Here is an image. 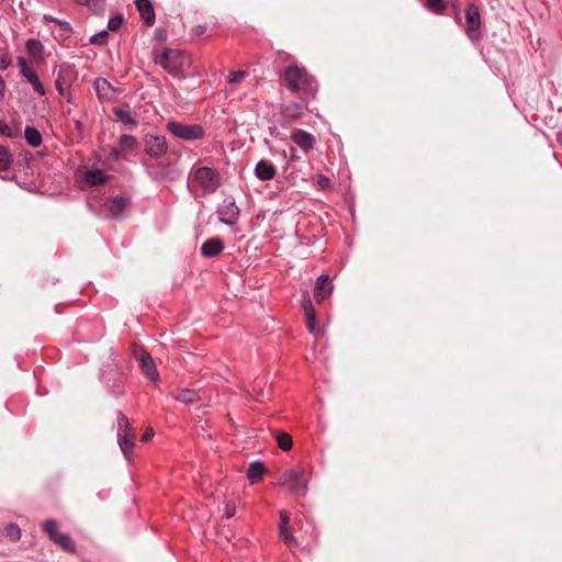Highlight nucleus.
I'll return each instance as SVG.
<instances>
[{"label":"nucleus","mask_w":562,"mask_h":562,"mask_svg":"<svg viewBox=\"0 0 562 562\" xmlns=\"http://www.w3.org/2000/svg\"><path fill=\"white\" fill-rule=\"evenodd\" d=\"M284 79L288 87L294 91H304L312 85V77L307 74L305 68L299 66H290L284 70Z\"/></svg>","instance_id":"nucleus-5"},{"label":"nucleus","mask_w":562,"mask_h":562,"mask_svg":"<svg viewBox=\"0 0 562 562\" xmlns=\"http://www.w3.org/2000/svg\"><path fill=\"white\" fill-rule=\"evenodd\" d=\"M166 127L171 135L187 142L202 139L205 134L203 127L199 124H183L170 121Z\"/></svg>","instance_id":"nucleus-4"},{"label":"nucleus","mask_w":562,"mask_h":562,"mask_svg":"<svg viewBox=\"0 0 562 562\" xmlns=\"http://www.w3.org/2000/svg\"><path fill=\"white\" fill-rule=\"evenodd\" d=\"M134 439L135 432H124L122 435H117L119 446L127 460H131L133 449H134Z\"/></svg>","instance_id":"nucleus-19"},{"label":"nucleus","mask_w":562,"mask_h":562,"mask_svg":"<svg viewBox=\"0 0 562 562\" xmlns=\"http://www.w3.org/2000/svg\"><path fill=\"white\" fill-rule=\"evenodd\" d=\"M467 35L472 42H476L481 37L480 26L481 19L479 9L475 5L468 7L465 11Z\"/></svg>","instance_id":"nucleus-8"},{"label":"nucleus","mask_w":562,"mask_h":562,"mask_svg":"<svg viewBox=\"0 0 562 562\" xmlns=\"http://www.w3.org/2000/svg\"><path fill=\"white\" fill-rule=\"evenodd\" d=\"M121 149L124 151L126 150H133L137 146V139L136 137L132 135H122L120 138V145Z\"/></svg>","instance_id":"nucleus-31"},{"label":"nucleus","mask_w":562,"mask_h":562,"mask_svg":"<svg viewBox=\"0 0 562 562\" xmlns=\"http://www.w3.org/2000/svg\"><path fill=\"white\" fill-rule=\"evenodd\" d=\"M76 79V70L72 65H63L58 70L57 78L55 80L56 90L59 94H64L65 90Z\"/></svg>","instance_id":"nucleus-10"},{"label":"nucleus","mask_w":562,"mask_h":562,"mask_svg":"<svg viewBox=\"0 0 562 562\" xmlns=\"http://www.w3.org/2000/svg\"><path fill=\"white\" fill-rule=\"evenodd\" d=\"M307 476L303 469L292 468L279 476V485L292 493L304 495L307 492Z\"/></svg>","instance_id":"nucleus-3"},{"label":"nucleus","mask_w":562,"mask_h":562,"mask_svg":"<svg viewBox=\"0 0 562 562\" xmlns=\"http://www.w3.org/2000/svg\"><path fill=\"white\" fill-rule=\"evenodd\" d=\"M189 183L205 193H214L222 184V177L215 168L193 166L189 172Z\"/></svg>","instance_id":"nucleus-1"},{"label":"nucleus","mask_w":562,"mask_h":562,"mask_svg":"<svg viewBox=\"0 0 562 562\" xmlns=\"http://www.w3.org/2000/svg\"><path fill=\"white\" fill-rule=\"evenodd\" d=\"M329 179L324 176V175H318L317 176V183L319 184V187H322L323 189H326L329 187Z\"/></svg>","instance_id":"nucleus-46"},{"label":"nucleus","mask_w":562,"mask_h":562,"mask_svg":"<svg viewBox=\"0 0 562 562\" xmlns=\"http://www.w3.org/2000/svg\"><path fill=\"white\" fill-rule=\"evenodd\" d=\"M26 50L31 54V55H35L37 53H41L42 49H43V45L42 43L38 41V40H35V38H30L27 42H26Z\"/></svg>","instance_id":"nucleus-37"},{"label":"nucleus","mask_w":562,"mask_h":562,"mask_svg":"<svg viewBox=\"0 0 562 562\" xmlns=\"http://www.w3.org/2000/svg\"><path fill=\"white\" fill-rule=\"evenodd\" d=\"M280 526H279V532L283 541L286 546L292 547L295 543L294 536L288 530V525L290 521V517L285 512L280 513Z\"/></svg>","instance_id":"nucleus-21"},{"label":"nucleus","mask_w":562,"mask_h":562,"mask_svg":"<svg viewBox=\"0 0 562 562\" xmlns=\"http://www.w3.org/2000/svg\"><path fill=\"white\" fill-rule=\"evenodd\" d=\"M42 528L52 541L59 535L58 524L55 519H46L43 522Z\"/></svg>","instance_id":"nucleus-28"},{"label":"nucleus","mask_w":562,"mask_h":562,"mask_svg":"<svg viewBox=\"0 0 562 562\" xmlns=\"http://www.w3.org/2000/svg\"><path fill=\"white\" fill-rule=\"evenodd\" d=\"M114 113L120 122L125 124L128 127H135L137 125V120L132 114L128 106L125 108H115Z\"/></svg>","instance_id":"nucleus-23"},{"label":"nucleus","mask_w":562,"mask_h":562,"mask_svg":"<svg viewBox=\"0 0 562 562\" xmlns=\"http://www.w3.org/2000/svg\"><path fill=\"white\" fill-rule=\"evenodd\" d=\"M43 19H44L45 21H47V22H54V23H56V22H57V20H58L57 18H54V16H53V15H50V14H44Z\"/></svg>","instance_id":"nucleus-52"},{"label":"nucleus","mask_w":562,"mask_h":562,"mask_svg":"<svg viewBox=\"0 0 562 562\" xmlns=\"http://www.w3.org/2000/svg\"><path fill=\"white\" fill-rule=\"evenodd\" d=\"M5 535L13 541H18L21 538V530L16 524L10 522L5 527Z\"/></svg>","instance_id":"nucleus-34"},{"label":"nucleus","mask_w":562,"mask_h":562,"mask_svg":"<svg viewBox=\"0 0 562 562\" xmlns=\"http://www.w3.org/2000/svg\"><path fill=\"white\" fill-rule=\"evenodd\" d=\"M265 473V467L260 461H254L249 464L248 471H247V477L250 481V483H256L259 480L262 479Z\"/></svg>","instance_id":"nucleus-25"},{"label":"nucleus","mask_w":562,"mask_h":562,"mask_svg":"<svg viewBox=\"0 0 562 562\" xmlns=\"http://www.w3.org/2000/svg\"><path fill=\"white\" fill-rule=\"evenodd\" d=\"M291 139L304 151L311 150L315 144V137L311 133L300 128L292 131Z\"/></svg>","instance_id":"nucleus-12"},{"label":"nucleus","mask_w":562,"mask_h":562,"mask_svg":"<svg viewBox=\"0 0 562 562\" xmlns=\"http://www.w3.org/2000/svg\"><path fill=\"white\" fill-rule=\"evenodd\" d=\"M168 145L164 136L149 135L145 138V150L153 158H159L167 153Z\"/></svg>","instance_id":"nucleus-9"},{"label":"nucleus","mask_w":562,"mask_h":562,"mask_svg":"<svg viewBox=\"0 0 562 562\" xmlns=\"http://www.w3.org/2000/svg\"><path fill=\"white\" fill-rule=\"evenodd\" d=\"M106 210L111 217L120 216L128 206V200L123 196H115L111 199L106 204Z\"/></svg>","instance_id":"nucleus-20"},{"label":"nucleus","mask_w":562,"mask_h":562,"mask_svg":"<svg viewBox=\"0 0 562 562\" xmlns=\"http://www.w3.org/2000/svg\"><path fill=\"white\" fill-rule=\"evenodd\" d=\"M18 67L20 68L21 75L26 79V81L32 86L33 90L41 95L46 93V90L40 80L36 71L29 65L24 57H18L16 59Z\"/></svg>","instance_id":"nucleus-7"},{"label":"nucleus","mask_w":562,"mask_h":562,"mask_svg":"<svg viewBox=\"0 0 562 562\" xmlns=\"http://www.w3.org/2000/svg\"><path fill=\"white\" fill-rule=\"evenodd\" d=\"M239 213V207L233 196L225 198L217 210L220 222L227 226H233L238 222Z\"/></svg>","instance_id":"nucleus-6"},{"label":"nucleus","mask_w":562,"mask_h":562,"mask_svg":"<svg viewBox=\"0 0 562 562\" xmlns=\"http://www.w3.org/2000/svg\"><path fill=\"white\" fill-rule=\"evenodd\" d=\"M303 108L299 103H291L285 109V114L289 117L295 119L302 115Z\"/></svg>","instance_id":"nucleus-36"},{"label":"nucleus","mask_w":562,"mask_h":562,"mask_svg":"<svg viewBox=\"0 0 562 562\" xmlns=\"http://www.w3.org/2000/svg\"><path fill=\"white\" fill-rule=\"evenodd\" d=\"M123 390H124L123 384L119 383V384H116V385L114 386V389L112 390V394H113L114 396H120V395H122V394H123Z\"/></svg>","instance_id":"nucleus-48"},{"label":"nucleus","mask_w":562,"mask_h":562,"mask_svg":"<svg viewBox=\"0 0 562 562\" xmlns=\"http://www.w3.org/2000/svg\"><path fill=\"white\" fill-rule=\"evenodd\" d=\"M134 431L130 425L127 417L122 413L117 412V435H122L124 432Z\"/></svg>","instance_id":"nucleus-30"},{"label":"nucleus","mask_w":562,"mask_h":562,"mask_svg":"<svg viewBox=\"0 0 562 562\" xmlns=\"http://www.w3.org/2000/svg\"><path fill=\"white\" fill-rule=\"evenodd\" d=\"M427 7L435 13H441L445 10L442 0H427Z\"/></svg>","instance_id":"nucleus-41"},{"label":"nucleus","mask_w":562,"mask_h":562,"mask_svg":"<svg viewBox=\"0 0 562 562\" xmlns=\"http://www.w3.org/2000/svg\"><path fill=\"white\" fill-rule=\"evenodd\" d=\"M53 542L58 544L63 550L67 552L75 551V543L68 533L59 532V535L53 540Z\"/></svg>","instance_id":"nucleus-27"},{"label":"nucleus","mask_w":562,"mask_h":562,"mask_svg":"<svg viewBox=\"0 0 562 562\" xmlns=\"http://www.w3.org/2000/svg\"><path fill=\"white\" fill-rule=\"evenodd\" d=\"M334 290L331 282L327 274H322L316 280L314 296L317 302L324 301L328 297Z\"/></svg>","instance_id":"nucleus-14"},{"label":"nucleus","mask_w":562,"mask_h":562,"mask_svg":"<svg viewBox=\"0 0 562 562\" xmlns=\"http://www.w3.org/2000/svg\"><path fill=\"white\" fill-rule=\"evenodd\" d=\"M124 150L121 149V147H114L111 149V156H113L115 159H117L120 157V155L123 153Z\"/></svg>","instance_id":"nucleus-50"},{"label":"nucleus","mask_w":562,"mask_h":562,"mask_svg":"<svg viewBox=\"0 0 562 562\" xmlns=\"http://www.w3.org/2000/svg\"><path fill=\"white\" fill-rule=\"evenodd\" d=\"M154 61L172 76H179L191 64L190 57L184 52L171 48L155 52Z\"/></svg>","instance_id":"nucleus-2"},{"label":"nucleus","mask_w":562,"mask_h":562,"mask_svg":"<svg viewBox=\"0 0 562 562\" xmlns=\"http://www.w3.org/2000/svg\"><path fill=\"white\" fill-rule=\"evenodd\" d=\"M246 76H247V72L244 70L232 71L228 76V83H231V85L239 83L241 80H244L246 78Z\"/></svg>","instance_id":"nucleus-39"},{"label":"nucleus","mask_w":562,"mask_h":562,"mask_svg":"<svg viewBox=\"0 0 562 562\" xmlns=\"http://www.w3.org/2000/svg\"><path fill=\"white\" fill-rule=\"evenodd\" d=\"M224 249L223 241L218 237L206 239L201 246V254L204 257H215Z\"/></svg>","instance_id":"nucleus-18"},{"label":"nucleus","mask_w":562,"mask_h":562,"mask_svg":"<svg viewBox=\"0 0 562 562\" xmlns=\"http://www.w3.org/2000/svg\"><path fill=\"white\" fill-rule=\"evenodd\" d=\"M56 24H57V25L60 27V30H61V31H64V32L69 33V32H71V30H72V29H71L70 23H69V22H67V21H64V20H59V19H58V20H57V22H56Z\"/></svg>","instance_id":"nucleus-45"},{"label":"nucleus","mask_w":562,"mask_h":562,"mask_svg":"<svg viewBox=\"0 0 562 562\" xmlns=\"http://www.w3.org/2000/svg\"><path fill=\"white\" fill-rule=\"evenodd\" d=\"M306 325H307V328H308L311 334H315L316 333V315H315V312H311V313H308V315H306Z\"/></svg>","instance_id":"nucleus-42"},{"label":"nucleus","mask_w":562,"mask_h":562,"mask_svg":"<svg viewBox=\"0 0 562 562\" xmlns=\"http://www.w3.org/2000/svg\"><path fill=\"white\" fill-rule=\"evenodd\" d=\"M12 164V156L9 149L0 145V171H7Z\"/></svg>","instance_id":"nucleus-29"},{"label":"nucleus","mask_w":562,"mask_h":562,"mask_svg":"<svg viewBox=\"0 0 562 562\" xmlns=\"http://www.w3.org/2000/svg\"><path fill=\"white\" fill-rule=\"evenodd\" d=\"M137 360L143 374L148 380L157 382L159 380V374L157 372L153 357L149 353L142 351L137 357Z\"/></svg>","instance_id":"nucleus-11"},{"label":"nucleus","mask_w":562,"mask_h":562,"mask_svg":"<svg viewBox=\"0 0 562 562\" xmlns=\"http://www.w3.org/2000/svg\"><path fill=\"white\" fill-rule=\"evenodd\" d=\"M235 507H229L228 505L226 506V512H225V516L227 518H231L235 515Z\"/></svg>","instance_id":"nucleus-51"},{"label":"nucleus","mask_w":562,"mask_h":562,"mask_svg":"<svg viewBox=\"0 0 562 562\" xmlns=\"http://www.w3.org/2000/svg\"><path fill=\"white\" fill-rule=\"evenodd\" d=\"M108 176L100 169L89 170L85 173V180L87 184L94 187L103 184L108 180Z\"/></svg>","instance_id":"nucleus-24"},{"label":"nucleus","mask_w":562,"mask_h":562,"mask_svg":"<svg viewBox=\"0 0 562 562\" xmlns=\"http://www.w3.org/2000/svg\"><path fill=\"white\" fill-rule=\"evenodd\" d=\"M0 135L8 138H15L19 136V131L11 127L8 123L0 120Z\"/></svg>","instance_id":"nucleus-33"},{"label":"nucleus","mask_w":562,"mask_h":562,"mask_svg":"<svg viewBox=\"0 0 562 562\" xmlns=\"http://www.w3.org/2000/svg\"><path fill=\"white\" fill-rule=\"evenodd\" d=\"M5 81L3 77L0 75V103H2L5 99Z\"/></svg>","instance_id":"nucleus-47"},{"label":"nucleus","mask_w":562,"mask_h":562,"mask_svg":"<svg viewBox=\"0 0 562 562\" xmlns=\"http://www.w3.org/2000/svg\"><path fill=\"white\" fill-rule=\"evenodd\" d=\"M173 398L184 404H192L200 400V395L194 390L181 389L175 392Z\"/></svg>","instance_id":"nucleus-22"},{"label":"nucleus","mask_w":562,"mask_h":562,"mask_svg":"<svg viewBox=\"0 0 562 562\" xmlns=\"http://www.w3.org/2000/svg\"><path fill=\"white\" fill-rule=\"evenodd\" d=\"M154 437V430L151 428L147 429L146 432L142 437V441L147 442Z\"/></svg>","instance_id":"nucleus-49"},{"label":"nucleus","mask_w":562,"mask_h":562,"mask_svg":"<svg viewBox=\"0 0 562 562\" xmlns=\"http://www.w3.org/2000/svg\"><path fill=\"white\" fill-rule=\"evenodd\" d=\"M94 89L99 99L111 101L116 97V90L112 85L104 78H97L94 81Z\"/></svg>","instance_id":"nucleus-15"},{"label":"nucleus","mask_w":562,"mask_h":562,"mask_svg":"<svg viewBox=\"0 0 562 562\" xmlns=\"http://www.w3.org/2000/svg\"><path fill=\"white\" fill-rule=\"evenodd\" d=\"M108 31H101L90 37V43L93 45H104L108 42Z\"/></svg>","instance_id":"nucleus-38"},{"label":"nucleus","mask_w":562,"mask_h":562,"mask_svg":"<svg viewBox=\"0 0 562 562\" xmlns=\"http://www.w3.org/2000/svg\"><path fill=\"white\" fill-rule=\"evenodd\" d=\"M302 306L306 315H308L311 312H314L312 301L308 296L303 300Z\"/></svg>","instance_id":"nucleus-44"},{"label":"nucleus","mask_w":562,"mask_h":562,"mask_svg":"<svg viewBox=\"0 0 562 562\" xmlns=\"http://www.w3.org/2000/svg\"><path fill=\"white\" fill-rule=\"evenodd\" d=\"M149 176L154 180H175L176 171L169 164H158L151 168Z\"/></svg>","instance_id":"nucleus-16"},{"label":"nucleus","mask_w":562,"mask_h":562,"mask_svg":"<svg viewBox=\"0 0 562 562\" xmlns=\"http://www.w3.org/2000/svg\"><path fill=\"white\" fill-rule=\"evenodd\" d=\"M254 172L259 180L270 181L276 177L277 169L271 161L261 159L256 164Z\"/></svg>","instance_id":"nucleus-13"},{"label":"nucleus","mask_w":562,"mask_h":562,"mask_svg":"<svg viewBox=\"0 0 562 562\" xmlns=\"http://www.w3.org/2000/svg\"><path fill=\"white\" fill-rule=\"evenodd\" d=\"M11 65V58L8 54L0 55V70H5Z\"/></svg>","instance_id":"nucleus-43"},{"label":"nucleus","mask_w":562,"mask_h":562,"mask_svg":"<svg viewBox=\"0 0 562 562\" xmlns=\"http://www.w3.org/2000/svg\"><path fill=\"white\" fill-rule=\"evenodd\" d=\"M278 446L283 451H289L292 448V437L286 432L277 435Z\"/></svg>","instance_id":"nucleus-32"},{"label":"nucleus","mask_w":562,"mask_h":562,"mask_svg":"<svg viewBox=\"0 0 562 562\" xmlns=\"http://www.w3.org/2000/svg\"><path fill=\"white\" fill-rule=\"evenodd\" d=\"M137 10L139 11L145 24L151 26L155 23V11L150 0H136Z\"/></svg>","instance_id":"nucleus-17"},{"label":"nucleus","mask_w":562,"mask_h":562,"mask_svg":"<svg viewBox=\"0 0 562 562\" xmlns=\"http://www.w3.org/2000/svg\"><path fill=\"white\" fill-rule=\"evenodd\" d=\"M78 3L87 5L91 11L99 12L103 9V0H76Z\"/></svg>","instance_id":"nucleus-35"},{"label":"nucleus","mask_w":562,"mask_h":562,"mask_svg":"<svg viewBox=\"0 0 562 562\" xmlns=\"http://www.w3.org/2000/svg\"><path fill=\"white\" fill-rule=\"evenodd\" d=\"M122 23H123L122 15H120V14L114 15L108 22V30L115 32L121 27Z\"/></svg>","instance_id":"nucleus-40"},{"label":"nucleus","mask_w":562,"mask_h":562,"mask_svg":"<svg viewBox=\"0 0 562 562\" xmlns=\"http://www.w3.org/2000/svg\"><path fill=\"white\" fill-rule=\"evenodd\" d=\"M24 137L27 144L34 148L40 147L43 140L38 130L29 125L24 130Z\"/></svg>","instance_id":"nucleus-26"}]
</instances>
